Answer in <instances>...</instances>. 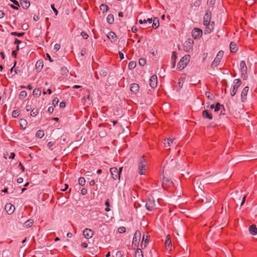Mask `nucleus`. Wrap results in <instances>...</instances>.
Here are the masks:
<instances>
[{
	"label": "nucleus",
	"mask_w": 257,
	"mask_h": 257,
	"mask_svg": "<svg viewBox=\"0 0 257 257\" xmlns=\"http://www.w3.org/2000/svg\"><path fill=\"white\" fill-rule=\"evenodd\" d=\"M81 193L82 195H85L87 193V190L85 188H82L81 189Z\"/></svg>",
	"instance_id": "obj_52"
},
{
	"label": "nucleus",
	"mask_w": 257,
	"mask_h": 257,
	"mask_svg": "<svg viewBox=\"0 0 257 257\" xmlns=\"http://www.w3.org/2000/svg\"><path fill=\"white\" fill-rule=\"evenodd\" d=\"M23 182V179L22 178H19L17 179V182L19 184L22 183Z\"/></svg>",
	"instance_id": "obj_63"
},
{
	"label": "nucleus",
	"mask_w": 257,
	"mask_h": 257,
	"mask_svg": "<svg viewBox=\"0 0 257 257\" xmlns=\"http://www.w3.org/2000/svg\"><path fill=\"white\" fill-rule=\"evenodd\" d=\"M143 22H144V24L147 23L148 22L149 24H151L152 23V19L149 18L147 20H144Z\"/></svg>",
	"instance_id": "obj_53"
},
{
	"label": "nucleus",
	"mask_w": 257,
	"mask_h": 257,
	"mask_svg": "<svg viewBox=\"0 0 257 257\" xmlns=\"http://www.w3.org/2000/svg\"><path fill=\"white\" fill-rule=\"evenodd\" d=\"M83 234L86 238H90L93 235V232L91 229L86 228L83 230Z\"/></svg>",
	"instance_id": "obj_16"
},
{
	"label": "nucleus",
	"mask_w": 257,
	"mask_h": 257,
	"mask_svg": "<svg viewBox=\"0 0 257 257\" xmlns=\"http://www.w3.org/2000/svg\"><path fill=\"white\" fill-rule=\"evenodd\" d=\"M65 106V102L64 101H62L60 103V107L61 108H64Z\"/></svg>",
	"instance_id": "obj_59"
},
{
	"label": "nucleus",
	"mask_w": 257,
	"mask_h": 257,
	"mask_svg": "<svg viewBox=\"0 0 257 257\" xmlns=\"http://www.w3.org/2000/svg\"><path fill=\"white\" fill-rule=\"evenodd\" d=\"M122 169V167L120 168L119 170H118L116 167H112L110 169V172L113 180H120V175Z\"/></svg>",
	"instance_id": "obj_4"
},
{
	"label": "nucleus",
	"mask_w": 257,
	"mask_h": 257,
	"mask_svg": "<svg viewBox=\"0 0 257 257\" xmlns=\"http://www.w3.org/2000/svg\"><path fill=\"white\" fill-rule=\"evenodd\" d=\"M223 52L222 51H220L218 52L214 61L211 63L212 67H217L219 65L223 57Z\"/></svg>",
	"instance_id": "obj_8"
},
{
	"label": "nucleus",
	"mask_w": 257,
	"mask_h": 257,
	"mask_svg": "<svg viewBox=\"0 0 257 257\" xmlns=\"http://www.w3.org/2000/svg\"><path fill=\"white\" fill-rule=\"evenodd\" d=\"M249 88L248 86L245 87L242 90L241 94V99L242 102H245L246 100V95L247 94Z\"/></svg>",
	"instance_id": "obj_15"
},
{
	"label": "nucleus",
	"mask_w": 257,
	"mask_h": 257,
	"mask_svg": "<svg viewBox=\"0 0 257 257\" xmlns=\"http://www.w3.org/2000/svg\"><path fill=\"white\" fill-rule=\"evenodd\" d=\"M20 126L23 129H25L27 125V121L25 119H21L20 120Z\"/></svg>",
	"instance_id": "obj_25"
},
{
	"label": "nucleus",
	"mask_w": 257,
	"mask_h": 257,
	"mask_svg": "<svg viewBox=\"0 0 257 257\" xmlns=\"http://www.w3.org/2000/svg\"><path fill=\"white\" fill-rule=\"evenodd\" d=\"M139 63L141 66H144L146 63V60L144 58H140L139 61Z\"/></svg>",
	"instance_id": "obj_42"
},
{
	"label": "nucleus",
	"mask_w": 257,
	"mask_h": 257,
	"mask_svg": "<svg viewBox=\"0 0 257 257\" xmlns=\"http://www.w3.org/2000/svg\"><path fill=\"white\" fill-rule=\"evenodd\" d=\"M27 92L25 90L22 91L19 95L20 99H23L27 96Z\"/></svg>",
	"instance_id": "obj_37"
},
{
	"label": "nucleus",
	"mask_w": 257,
	"mask_h": 257,
	"mask_svg": "<svg viewBox=\"0 0 257 257\" xmlns=\"http://www.w3.org/2000/svg\"><path fill=\"white\" fill-rule=\"evenodd\" d=\"M51 7L52 8V9L53 10V11L54 12V13H55L56 15H57L58 14V11L55 8V7H54V4H52L51 5Z\"/></svg>",
	"instance_id": "obj_50"
},
{
	"label": "nucleus",
	"mask_w": 257,
	"mask_h": 257,
	"mask_svg": "<svg viewBox=\"0 0 257 257\" xmlns=\"http://www.w3.org/2000/svg\"><path fill=\"white\" fill-rule=\"evenodd\" d=\"M61 45L60 44H56L54 46V49L56 51H58L60 49Z\"/></svg>",
	"instance_id": "obj_49"
},
{
	"label": "nucleus",
	"mask_w": 257,
	"mask_h": 257,
	"mask_svg": "<svg viewBox=\"0 0 257 257\" xmlns=\"http://www.w3.org/2000/svg\"><path fill=\"white\" fill-rule=\"evenodd\" d=\"M141 233L140 231L138 230L135 232L132 242V247L134 249L136 247H137L139 245V242L141 240Z\"/></svg>",
	"instance_id": "obj_5"
},
{
	"label": "nucleus",
	"mask_w": 257,
	"mask_h": 257,
	"mask_svg": "<svg viewBox=\"0 0 257 257\" xmlns=\"http://www.w3.org/2000/svg\"><path fill=\"white\" fill-rule=\"evenodd\" d=\"M211 13L209 10L206 11L205 15L203 18V25L206 26V29L204 30V33L210 34L213 30L214 27V22H211Z\"/></svg>",
	"instance_id": "obj_1"
},
{
	"label": "nucleus",
	"mask_w": 257,
	"mask_h": 257,
	"mask_svg": "<svg viewBox=\"0 0 257 257\" xmlns=\"http://www.w3.org/2000/svg\"><path fill=\"white\" fill-rule=\"evenodd\" d=\"M11 34L13 36H17L18 37H22L25 34V33H24V32L18 33V32H12L11 33Z\"/></svg>",
	"instance_id": "obj_41"
},
{
	"label": "nucleus",
	"mask_w": 257,
	"mask_h": 257,
	"mask_svg": "<svg viewBox=\"0 0 257 257\" xmlns=\"http://www.w3.org/2000/svg\"><path fill=\"white\" fill-rule=\"evenodd\" d=\"M36 136L39 138H42L44 136V132L42 130H39L37 132Z\"/></svg>",
	"instance_id": "obj_32"
},
{
	"label": "nucleus",
	"mask_w": 257,
	"mask_h": 257,
	"mask_svg": "<svg viewBox=\"0 0 257 257\" xmlns=\"http://www.w3.org/2000/svg\"><path fill=\"white\" fill-rule=\"evenodd\" d=\"M20 114V111L18 110H14L12 112V116L13 117H17L19 116Z\"/></svg>",
	"instance_id": "obj_40"
},
{
	"label": "nucleus",
	"mask_w": 257,
	"mask_h": 257,
	"mask_svg": "<svg viewBox=\"0 0 257 257\" xmlns=\"http://www.w3.org/2000/svg\"><path fill=\"white\" fill-rule=\"evenodd\" d=\"M134 257H144L143 252L141 249L137 248L135 253L134 254Z\"/></svg>",
	"instance_id": "obj_28"
},
{
	"label": "nucleus",
	"mask_w": 257,
	"mask_h": 257,
	"mask_svg": "<svg viewBox=\"0 0 257 257\" xmlns=\"http://www.w3.org/2000/svg\"><path fill=\"white\" fill-rule=\"evenodd\" d=\"M146 207L149 211L153 210L156 208L155 201L153 197H149L147 200Z\"/></svg>",
	"instance_id": "obj_6"
},
{
	"label": "nucleus",
	"mask_w": 257,
	"mask_h": 257,
	"mask_svg": "<svg viewBox=\"0 0 257 257\" xmlns=\"http://www.w3.org/2000/svg\"><path fill=\"white\" fill-rule=\"evenodd\" d=\"M159 26V19L157 17H155L153 20V23L152 25V27L154 29H157Z\"/></svg>",
	"instance_id": "obj_24"
},
{
	"label": "nucleus",
	"mask_w": 257,
	"mask_h": 257,
	"mask_svg": "<svg viewBox=\"0 0 257 257\" xmlns=\"http://www.w3.org/2000/svg\"><path fill=\"white\" fill-rule=\"evenodd\" d=\"M41 91L39 89L35 88L33 90V94L36 97H39L41 95Z\"/></svg>",
	"instance_id": "obj_30"
},
{
	"label": "nucleus",
	"mask_w": 257,
	"mask_h": 257,
	"mask_svg": "<svg viewBox=\"0 0 257 257\" xmlns=\"http://www.w3.org/2000/svg\"><path fill=\"white\" fill-rule=\"evenodd\" d=\"M240 70L241 72V76L243 79H246L247 77V66L244 61H241L240 63Z\"/></svg>",
	"instance_id": "obj_7"
},
{
	"label": "nucleus",
	"mask_w": 257,
	"mask_h": 257,
	"mask_svg": "<svg viewBox=\"0 0 257 257\" xmlns=\"http://www.w3.org/2000/svg\"><path fill=\"white\" fill-rule=\"evenodd\" d=\"M173 181L167 177H164L162 182V186L164 189H167L168 187L173 186Z\"/></svg>",
	"instance_id": "obj_11"
},
{
	"label": "nucleus",
	"mask_w": 257,
	"mask_h": 257,
	"mask_svg": "<svg viewBox=\"0 0 257 257\" xmlns=\"http://www.w3.org/2000/svg\"><path fill=\"white\" fill-rule=\"evenodd\" d=\"M220 106H221L219 102H217L216 104V105H215V108H214L215 111H218L220 108Z\"/></svg>",
	"instance_id": "obj_47"
},
{
	"label": "nucleus",
	"mask_w": 257,
	"mask_h": 257,
	"mask_svg": "<svg viewBox=\"0 0 257 257\" xmlns=\"http://www.w3.org/2000/svg\"><path fill=\"white\" fill-rule=\"evenodd\" d=\"M107 72L106 70L102 69L99 72V74L100 76L105 77L107 75Z\"/></svg>",
	"instance_id": "obj_43"
},
{
	"label": "nucleus",
	"mask_w": 257,
	"mask_h": 257,
	"mask_svg": "<svg viewBox=\"0 0 257 257\" xmlns=\"http://www.w3.org/2000/svg\"><path fill=\"white\" fill-rule=\"evenodd\" d=\"M61 71L64 74H66L68 72V70H67V68H66V67H63L61 69Z\"/></svg>",
	"instance_id": "obj_54"
},
{
	"label": "nucleus",
	"mask_w": 257,
	"mask_h": 257,
	"mask_svg": "<svg viewBox=\"0 0 257 257\" xmlns=\"http://www.w3.org/2000/svg\"><path fill=\"white\" fill-rule=\"evenodd\" d=\"M10 1L12 2V3H13L15 5L20 7L19 3H18V2L17 1H16V0H10Z\"/></svg>",
	"instance_id": "obj_57"
},
{
	"label": "nucleus",
	"mask_w": 257,
	"mask_h": 257,
	"mask_svg": "<svg viewBox=\"0 0 257 257\" xmlns=\"http://www.w3.org/2000/svg\"><path fill=\"white\" fill-rule=\"evenodd\" d=\"M202 116L204 118H207L209 120L212 119V115L209 113L207 110H204L202 112Z\"/></svg>",
	"instance_id": "obj_18"
},
{
	"label": "nucleus",
	"mask_w": 257,
	"mask_h": 257,
	"mask_svg": "<svg viewBox=\"0 0 257 257\" xmlns=\"http://www.w3.org/2000/svg\"><path fill=\"white\" fill-rule=\"evenodd\" d=\"M136 63L134 61H131L128 64V68L130 69H133L136 67Z\"/></svg>",
	"instance_id": "obj_38"
},
{
	"label": "nucleus",
	"mask_w": 257,
	"mask_h": 257,
	"mask_svg": "<svg viewBox=\"0 0 257 257\" xmlns=\"http://www.w3.org/2000/svg\"><path fill=\"white\" fill-rule=\"evenodd\" d=\"M230 50L232 53H234L238 50L237 46L233 42H231L230 44Z\"/></svg>",
	"instance_id": "obj_23"
},
{
	"label": "nucleus",
	"mask_w": 257,
	"mask_h": 257,
	"mask_svg": "<svg viewBox=\"0 0 257 257\" xmlns=\"http://www.w3.org/2000/svg\"><path fill=\"white\" fill-rule=\"evenodd\" d=\"M119 57H120V60H122L124 58V55H123V54L121 52H119Z\"/></svg>",
	"instance_id": "obj_60"
},
{
	"label": "nucleus",
	"mask_w": 257,
	"mask_h": 257,
	"mask_svg": "<svg viewBox=\"0 0 257 257\" xmlns=\"http://www.w3.org/2000/svg\"><path fill=\"white\" fill-rule=\"evenodd\" d=\"M249 231L251 235H255L257 234V228L254 224L251 225L249 227Z\"/></svg>",
	"instance_id": "obj_19"
},
{
	"label": "nucleus",
	"mask_w": 257,
	"mask_h": 257,
	"mask_svg": "<svg viewBox=\"0 0 257 257\" xmlns=\"http://www.w3.org/2000/svg\"><path fill=\"white\" fill-rule=\"evenodd\" d=\"M107 38L110 40L111 41H116V36L115 34L113 32H110L108 33L107 35Z\"/></svg>",
	"instance_id": "obj_21"
},
{
	"label": "nucleus",
	"mask_w": 257,
	"mask_h": 257,
	"mask_svg": "<svg viewBox=\"0 0 257 257\" xmlns=\"http://www.w3.org/2000/svg\"><path fill=\"white\" fill-rule=\"evenodd\" d=\"M54 145V143L53 142H49L47 146L50 148Z\"/></svg>",
	"instance_id": "obj_58"
},
{
	"label": "nucleus",
	"mask_w": 257,
	"mask_h": 257,
	"mask_svg": "<svg viewBox=\"0 0 257 257\" xmlns=\"http://www.w3.org/2000/svg\"><path fill=\"white\" fill-rule=\"evenodd\" d=\"M38 112L39 110L38 109H33L31 112V115L33 116H35L38 114Z\"/></svg>",
	"instance_id": "obj_39"
},
{
	"label": "nucleus",
	"mask_w": 257,
	"mask_h": 257,
	"mask_svg": "<svg viewBox=\"0 0 257 257\" xmlns=\"http://www.w3.org/2000/svg\"><path fill=\"white\" fill-rule=\"evenodd\" d=\"M86 181L84 178L80 177L78 179V183L81 186H84L85 184Z\"/></svg>",
	"instance_id": "obj_36"
},
{
	"label": "nucleus",
	"mask_w": 257,
	"mask_h": 257,
	"mask_svg": "<svg viewBox=\"0 0 257 257\" xmlns=\"http://www.w3.org/2000/svg\"><path fill=\"white\" fill-rule=\"evenodd\" d=\"M125 231H126V228H125V227H123V226L119 227L117 230V231L120 233H124L125 232Z\"/></svg>",
	"instance_id": "obj_44"
},
{
	"label": "nucleus",
	"mask_w": 257,
	"mask_h": 257,
	"mask_svg": "<svg viewBox=\"0 0 257 257\" xmlns=\"http://www.w3.org/2000/svg\"><path fill=\"white\" fill-rule=\"evenodd\" d=\"M147 165V161L143 156L140 158L138 165L139 173L140 175L145 174Z\"/></svg>",
	"instance_id": "obj_2"
},
{
	"label": "nucleus",
	"mask_w": 257,
	"mask_h": 257,
	"mask_svg": "<svg viewBox=\"0 0 257 257\" xmlns=\"http://www.w3.org/2000/svg\"><path fill=\"white\" fill-rule=\"evenodd\" d=\"M215 0H207V4L210 6H213L215 4Z\"/></svg>",
	"instance_id": "obj_48"
},
{
	"label": "nucleus",
	"mask_w": 257,
	"mask_h": 257,
	"mask_svg": "<svg viewBox=\"0 0 257 257\" xmlns=\"http://www.w3.org/2000/svg\"><path fill=\"white\" fill-rule=\"evenodd\" d=\"M150 85L152 88H155L157 85V77L156 75H154L150 79Z\"/></svg>",
	"instance_id": "obj_14"
},
{
	"label": "nucleus",
	"mask_w": 257,
	"mask_h": 257,
	"mask_svg": "<svg viewBox=\"0 0 257 257\" xmlns=\"http://www.w3.org/2000/svg\"><path fill=\"white\" fill-rule=\"evenodd\" d=\"M202 35V31L199 28H194L192 31V36L195 39H199Z\"/></svg>",
	"instance_id": "obj_10"
},
{
	"label": "nucleus",
	"mask_w": 257,
	"mask_h": 257,
	"mask_svg": "<svg viewBox=\"0 0 257 257\" xmlns=\"http://www.w3.org/2000/svg\"><path fill=\"white\" fill-rule=\"evenodd\" d=\"M53 110H54V108H53V107H52V106L49 107L48 108V112H50V113H52V112H53Z\"/></svg>",
	"instance_id": "obj_62"
},
{
	"label": "nucleus",
	"mask_w": 257,
	"mask_h": 257,
	"mask_svg": "<svg viewBox=\"0 0 257 257\" xmlns=\"http://www.w3.org/2000/svg\"><path fill=\"white\" fill-rule=\"evenodd\" d=\"M194 44V41L191 39H188L185 42L184 45V49L186 51H189L190 50L192 49L193 46Z\"/></svg>",
	"instance_id": "obj_12"
},
{
	"label": "nucleus",
	"mask_w": 257,
	"mask_h": 257,
	"mask_svg": "<svg viewBox=\"0 0 257 257\" xmlns=\"http://www.w3.org/2000/svg\"><path fill=\"white\" fill-rule=\"evenodd\" d=\"M106 21L108 24H112L114 22L113 15L112 14L108 15L106 18Z\"/></svg>",
	"instance_id": "obj_26"
},
{
	"label": "nucleus",
	"mask_w": 257,
	"mask_h": 257,
	"mask_svg": "<svg viewBox=\"0 0 257 257\" xmlns=\"http://www.w3.org/2000/svg\"><path fill=\"white\" fill-rule=\"evenodd\" d=\"M165 245L168 248L172 246L171 240L169 235H167V239L165 241Z\"/></svg>",
	"instance_id": "obj_29"
},
{
	"label": "nucleus",
	"mask_w": 257,
	"mask_h": 257,
	"mask_svg": "<svg viewBox=\"0 0 257 257\" xmlns=\"http://www.w3.org/2000/svg\"><path fill=\"white\" fill-rule=\"evenodd\" d=\"M139 85L137 83H134L131 84L130 90L133 93L136 94L139 92Z\"/></svg>",
	"instance_id": "obj_17"
},
{
	"label": "nucleus",
	"mask_w": 257,
	"mask_h": 257,
	"mask_svg": "<svg viewBox=\"0 0 257 257\" xmlns=\"http://www.w3.org/2000/svg\"><path fill=\"white\" fill-rule=\"evenodd\" d=\"M59 102V99L57 97H55L52 101V103L54 106H56V105H58V103Z\"/></svg>",
	"instance_id": "obj_46"
},
{
	"label": "nucleus",
	"mask_w": 257,
	"mask_h": 257,
	"mask_svg": "<svg viewBox=\"0 0 257 257\" xmlns=\"http://www.w3.org/2000/svg\"><path fill=\"white\" fill-rule=\"evenodd\" d=\"M81 35L82 36V37L85 39H88V38L89 37V36L87 34V33L85 32H82L81 33Z\"/></svg>",
	"instance_id": "obj_45"
},
{
	"label": "nucleus",
	"mask_w": 257,
	"mask_h": 257,
	"mask_svg": "<svg viewBox=\"0 0 257 257\" xmlns=\"http://www.w3.org/2000/svg\"><path fill=\"white\" fill-rule=\"evenodd\" d=\"M21 5L24 9H27L30 7V2H27V1H23L22 2H21Z\"/></svg>",
	"instance_id": "obj_27"
},
{
	"label": "nucleus",
	"mask_w": 257,
	"mask_h": 257,
	"mask_svg": "<svg viewBox=\"0 0 257 257\" xmlns=\"http://www.w3.org/2000/svg\"><path fill=\"white\" fill-rule=\"evenodd\" d=\"M21 43H22V41L21 40H19L18 39H15V44H17V45H19V44H20Z\"/></svg>",
	"instance_id": "obj_61"
},
{
	"label": "nucleus",
	"mask_w": 257,
	"mask_h": 257,
	"mask_svg": "<svg viewBox=\"0 0 257 257\" xmlns=\"http://www.w3.org/2000/svg\"><path fill=\"white\" fill-rule=\"evenodd\" d=\"M34 223V221L33 220H28L27 221L25 222V226L26 227H31Z\"/></svg>",
	"instance_id": "obj_35"
},
{
	"label": "nucleus",
	"mask_w": 257,
	"mask_h": 257,
	"mask_svg": "<svg viewBox=\"0 0 257 257\" xmlns=\"http://www.w3.org/2000/svg\"><path fill=\"white\" fill-rule=\"evenodd\" d=\"M43 63L42 61L39 60L37 62V63L36 64V67L37 69H38L39 70H41L43 68Z\"/></svg>",
	"instance_id": "obj_31"
},
{
	"label": "nucleus",
	"mask_w": 257,
	"mask_h": 257,
	"mask_svg": "<svg viewBox=\"0 0 257 257\" xmlns=\"http://www.w3.org/2000/svg\"><path fill=\"white\" fill-rule=\"evenodd\" d=\"M12 56L14 57L15 58H16L17 55V51L16 50H14L12 51Z\"/></svg>",
	"instance_id": "obj_55"
},
{
	"label": "nucleus",
	"mask_w": 257,
	"mask_h": 257,
	"mask_svg": "<svg viewBox=\"0 0 257 257\" xmlns=\"http://www.w3.org/2000/svg\"><path fill=\"white\" fill-rule=\"evenodd\" d=\"M15 154L14 153H11L10 154V155L9 156V158L10 159H13L15 158Z\"/></svg>",
	"instance_id": "obj_56"
},
{
	"label": "nucleus",
	"mask_w": 257,
	"mask_h": 257,
	"mask_svg": "<svg viewBox=\"0 0 257 257\" xmlns=\"http://www.w3.org/2000/svg\"><path fill=\"white\" fill-rule=\"evenodd\" d=\"M87 246H88V244L86 242H83L81 243V246L83 248H86L87 247Z\"/></svg>",
	"instance_id": "obj_64"
},
{
	"label": "nucleus",
	"mask_w": 257,
	"mask_h": 257,
	"mask_svg": "<svg viewBox=\"0 0 257 257\" xmlns=\"http://www.w3.org/2000/svg\"><path fill=\"white\" fill-rule=\"evenodd\" d=\"M190 59V56L189 55H185L184 56L179 62L177 65V69L179 70H182L184 69L189 62Z\"/></svg>",
	"instance_id": "obj_3"
},
{
	"label": "nucleus",
	"mask_w": 257,
	"mask_h": 257,
	"mask_svg": "<svg viewBox=\"0 0 257 257\" xmlns=\"http://www.w3.org/2000/svg\"><path fill=\"white\" fill-rule=\"evenodd\" d=\"M177 58V53L175 51H173V53H172V58H171V61H172V65H173V68L175 67V62H176V59Z\"/></svg>",
	"instance_id": "obj_22"
},
{
	"label": "nucleus",
	"mask_w": 257,
	"mask_h": 257,
	"mask_svg": "<svg viewBox=\"0 0 257 257\" xmlns=\"http://www.w3.org/2000/svg\"><path fill=\"white\" fill-rule=\"evenodd\" d=\"M241 82L239 79H234L233 81V87L230 91V95L233 96H234L237 91V89L241 85Z\"/></svg>",
	"instance_id": "obj_9"
},
{
	"label": "nucleus",
	"mask_w": 257,
	"mask_h": 257,
	"mask_svg": "<svg viewBox=\"0 0 257 257\" xmlns=\"http://www.w3.org/2000/svg\"><path fill=\"white\" fill-rule=\"evenodd\" d=\"M100 9L103 12H105L108 10V7L105 4H101L100 6Z\"/></svg>",
	"instance_id": "obj_34"
},
{
	"label": "nucleus",
	"mask_w": 257,
	"mask_h": 257,
	"mask_svg": "<svg viewBox=\"0 0 257 257\" xmlns=\"http://www.w3.org/2000/svg\"><path fill=\"white\" fill-rule=\"evenodd\" d=\"M148 243V241H147V239H146L144 242V243H143V241H142V243H141V247L143 248V246H144V247H146V246H147V244Z\"/></svg>",
	"instance_id": "obj_51"
},
{
	"label": "nucleus",
	"mask_w": 257,
	"mask_h": 257,
	"mask_svg": "<svg viewBox=\"0 0 257 257\" xmlns=\"http://www.w3.org/2000/svg\"><path fill=\"white\" fill-rule=\"evenodd\" d=\"M205 96L210 100H213L214 98V96L212 93L210 92L207 91L205 92Z\"/></svg>",
	"instance_id": "obj_33"
},
{
	"label": "nucleus",
	"mask_w": 257,
	"mask_h": 257,
	"mask_svg": "<svg viewBox=\"0 0 257 257\" xmlns=\"http://www.w3.org/2000/svg\"><path fill=\"white\" fill-rule=\"evenodd\" d=\"M15 209L14 205L11 203H8L5 206V210L9 214H12Z\"/></svg>",
	"instance_id": "obj_13"
},
{
	"label": "nucleus",
	"mask_w": 257,
	"mask_h": 257,
	"mask_svg": "<svg viewBox=\"0 0 257 257\" xmlns=\"http://www.w3.org/2000/svg\"><path fill=\"white\" fill-rule=\"evenodd\" d=\"M174 139L173 138H169L164 140V145L166 147H169L173 143Z\"/></svg>",
	"instance_id": "obj_20"
}]
</instances>
